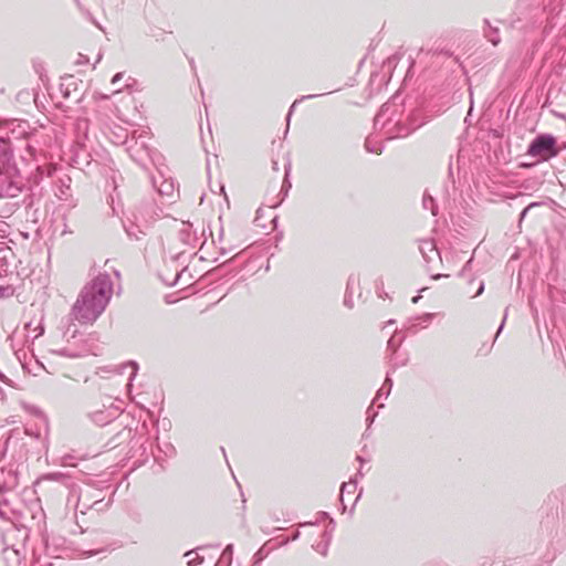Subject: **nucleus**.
<instances>
[{
    "label": "nucleus",
    "instance_id": "nucleus-1",
    "mask_svg": "<svg viewBox=\"0 0 566 566\" xmlns=\"http://www.w3.org/2000/svg\"><path fill=\"white\" fill-rule=\"evenodd\" d=\"M112 283L106 275L95 277L81 292L74 305L76 318L83 323L94 322L106 308L112 296Z\"/></svg>",
    "mask_w": 566,
    "mask_h": 566
},
{
    "label": "nucleus",
    "instance_id": "nucleus-2",
    "mask_svg": "<svg viewBox=\"0 0 566 566\" xmlns=\"http://www.w3.org/2000/svg\"><path fill=\"white\" fill-rule=\"evenodd\" d=\"M558 154L556 139L549 135L536 137L528 147V155L538 160H548Z\"/></svg>",
    "mask_w": 566,
    "mask_h": 566
}]
</instances>
